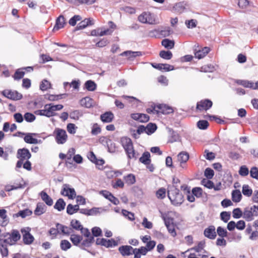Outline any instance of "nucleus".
Masks as SVG:
<instances>
[{
	"mask_svg": "<svg viewBox=\"0 0 258 258\" xmlns=\"http://www.w3.org/2000/svg\"><path fill=\"white\" fill-rule=\"evenodd\" d=\"M167 196L171 203L174 206H180L184 201L183 196L177 188V185L168 187Z\"/></svg>",
	"mask_w": 258,
	"mask_h": 258,
	"instance_id": "obj_1",
	"label": "nucleus"
},
{
	"mask_svg": "<svg viewBox=\"0 0 258 258\" xmlns=\"http://www.w3.org/2000/svg\"><path fill=\"white\" fill-rule=\"evenodd\" d=\"M258 216V206L253 205L251 207H246L244 209L243 218L246 221H251L254 219V216Z\"/></svg>",
	"mask_w": 258,
	"mask_h": 258,
	"instance_id": "obj_2",
	"label": "nucleus"
},
{
	"mask_svg": "<svg viewBox=\"0 0 258 258\" xmlns=\"http://www.w3.org/2000/svg\"><path fill=\"white\" fill-rule=\"evenodd\" d=\"M138 20L143 24H153L155 19L154 15L150 12H145L138 17Z\"/></svg>",
	"mask_w": 258,
	"mask_h": 258,
	"instance_id": "obj_3",
	"label": "nucleus"
},
{
	"mask_svg": "<svg viewBox=\"0 0 258 258\" xmlns=\"http://www.w3.org/2000/svg\"><path fill=\"white\" fill-rule=\"evenodd\" d=\"M31 229L29 227H25L21 229V232L23 235V241L25 244L30 245L34 240V236L30 233Z\"/></svg>",
	"mask_w": 258,
	"mask_h": 258,
	"instance_id": "obj_4",
	"label": "nucleus"
},
{
	"mask_svg": "<svg viewBox=\"0 0 258 258\" xmlns=\"http://www.w3.org/2000/svg\"><path fill=\"white\" fill-rule=\"evenodd\" d=\"M61 195L68 197L69 199L73 200L76 197V193L74 188L68 184H64L60 191Z\"/></svg>",
	"mask_w": 258,
	"mask_h": 258,
	"instance_id": "obj_5",
	"label": "nucleus"
},
{
	"mask_svg": "<svg viewBox=\"0 0 258 258\" xmlns=\"http://www.w3.org/2000/svg\"><path fill=\"white\" fill-rule=\"evenodd\" d=\"M54 133L55 134V141L58 144H63L67 141L68 136L65 130L56 128Z\"/></svg>",
	"mask_w": 258,
	"mask_h": 258,
	"instance_id": "obj_6",
	"label": "nucleus"
},
{
	"mask_svg": "<svg viewBox=\"0 0 258 258\" xmlns=\"http://www.w3.org/2000/svg\"><path fill=\"white\" fill-rule=\"evenodd\" d=\"M2 93L5 97L13 100H20L23 97L21 93L15 90H5Z\"/></svg>",
	"mask_w": 258,
	"mask_h": 258,
	"instance_id": "obj_7",
	"label": "nucleus"
},
{
	"mask_svg": "<svg viewBox=\"0 0 258 258\" xmlns=\"http://www.w3.org/2000/svg\"><path fill=\"white\" fill-rule=\"evenodd\" d=\"M213 105L212 101L208 99L202 100L197 102L196 108L200 111L205 110H208Z\"/></svg>",
	"mask_w": 258,
	"mask_h": 258,
	"instance_id": "obj_8",
	"label": "nucleus"
},
{
	"mask_svg": "<svg viewBox=\"0 0 258 258\" xmlns=\"http://www.w3.org/2000/svg\"><path fill=\"white\" fill-rule=\"evenodd\" d=\"M189 159V154L184 151L180 152L177 155V160L180 162V167L182 169L186 168V163Z\"/></svg>",
	"mask_w": 258,
	"mask_h": 258,
	"instance_id": "obj_9",
	"label": "nucleus"
},
{
	"mask_svg": "<svg viewBox=\"0 0 258 258\" xmlns=\"http://www.w3.org/2000/svg\"><path fill=\"white\" fill-rule=\"evenodd\" d=\"M31 157V154L27 148L19 149L17 151V157L19 159L28 160Z\"/></svg>",
	"mask_w": 258,
	"mask_h": 258,
	"instance_id": "obj_10",
	"label": "nucleus"
},
{
	"mask_svg": "<svg viewBox=\"0 0 258 258\" xmlns=\"http://www.w3.org/2000/svg\"><path fill=\"white\" fill-rule=\"evenodd\" d=\"M100 194L102 195L105 199L109 200L110 202L115 205H117L119 201L117 198L115 197L111 192L107 190H101Z\"/></svg>",
	"mask_w": 258,
	"mask_h": 258,
	"instance_id": "obj_11",
	"label": "nucleus"
},
{
	"mask_svg": "<svg viewBox=\"0 0 258 258\" xmlns=\"http://www.w3.org/2000/svg\"><path fill=\"white\" fill-rule=\"evenodd\" d=\"M131 117L133 119L138 121L140 122H146L149 120V116L146 114L144 113H132Z\"/></svg>",
	"mask_w": 258,
	"mask_h": 258,
	"instance_id": "obj_12",
	"label": "nucleus"
},
{
	"mask_svg": "<svg viewBox=\"0 0 258 258\" xmlns=\"http://www.w3.org/2000/svg\"><path fill=\"white\" fill-rule=\"evenodd\" d=\"M204 234L205 237L210 239H214L217 236L215 226L211 225L206 228L204 230Z\"/></svg>",
	"mask_w": 258,
	"mask_h": 258,
	"instance_id": "obj_13",
	"label": "nucleus"
},
{
	"mask_svg": "<svg viewBox=\"0 0 258 258\" xmlns=\"http://www.w3.org/2000/svg\"><path fill=\"white\" fill-rule=\"evenodd\" d=\"M133 247L130 245H122L118 248V251L123 256H129L132 254Z\"/></svg>",
	"mask_w": 258,
	"mask_h": 258,
	"instance_id": "obj_14",
	"label": "nucleus"
},
{
	"mask_svg": "<svg viewBox=\"0 0 258 258\" xmlns=\"http://www.w3.org/2000/svg\"><path fill=\"white\" fill-rule=\"evenodd\" d=\"M94 24L93 20L91 18L85 19L84 20L81 21L76 27V30H82L88 26L92 25Z\"/></svg>",
	"mask_w": 258,
	"mask_h": 258,
	"instance_id": "obj_15",
	"label": "nucleus"
},
{
	"mask_svg": "<svg viewBox=\"0 0 258 258\" xmlns=\"http://www.w3.org/2000/svg\"><path fill=\"white\" fill-rule=\"evenodd\" d=\"M121 56H127L130 60H133L137 56H140L143 55L141 51H133L131 50L125 51L120 54Z\"/></svg>",
	"mask_w": 258,
	"mask_h": 258,
	"instance_id": "obj_16",
	"label": "nucleus"
},
{
	"mask_svg": "<svg viewBox=\"0 0 258 258\" xmlns=\"http://www.w3.org/2000/svg\"><path fill=\"white\" fill-rule=\"evenodd\" d=\"M47 207L43 203L39 202L36 205V207L34 211L36 216H40L45 213L46 211Z\"/></svg>",
	"mask_w": 258,
	"mask_h": 258,
	"instance_id": "obj_17",
	"label": "nucleus"
},
{
	"mask_svg": "<svg viewBox=\"0 0 258 258\" xmlns=\"http://www.w3.org/2000/svg\"><path fill=\"white\" fill-rule=\"evenodd\" d=\"M159 109L158 114L160 113L164 114H168L173 112L172 108L166 104H159L157 106Z\"/></svg>",
	"mask_w": 258,
	"mask_h": 258,
	"instance_id": "obj_18",
	"label": "nucleus"
},
{
	"mask_svg": "<svg viewBox=\"0 0 258 258\" xmlns=\"http://www.w3.org/2000/svg\"><path fill=\"white\" fill-rule=\"evenodd\" d=\"M39 195L41 200L46 205L51 206L53 205V202L52 199L45 191H41Z\"/></svg>",
	"mask_w": 258,
	"mask_h": 258,
	"instance_id": "obj_19",
	"label": "nucleus"
},
{
	"mask_svg": "<svg viewBox=\"0 0 258 258\" xmlns=\"http://www.w3.org/2000/svg\"><path fill=\"white\" fill-rule=\"evenodd\" d=\"M49 105L45 104L43 109L37 110L34 111V113L37 115L44 116L47 117H52L51 113L49 110L48 106Z\"/></svg>",
	"mask_w": 258,
	"mask_h": 258,
	"instance_id": "obj_20",
	"label": "nucleus"
},
{
	"mask_svg": "<svg viewBox=\"0 0 258 258\" xmlns=\"http://www.w3.org/2000/svg\"><path fill=\"white\" fill-rule=\"evenodd\" d=\"M114 118V114L111 111H107L100 115V119L103 122H111Z\"/></svg>",
	"mask_w": 258,
	"mask_h": 258,
	"instance_id": "obj_21",
	"label": "nucleus"
},
{
	"mask_svg": "<svg viewBox=\"0 0 258 258\" xmlns=\"http://www.w3.org/2000/svg\"><path fill=\"white\" fill-rule=\"evenodd\" d=\"M65 24L64 18L62 15H60L56 20L55 24L53 28V31H57L63 28Z\"/></svg>",
	"mask_w": 258,
	"mask_h": 258,
	"instance_id": "obj_22",
	"label": "nucleus"
},
{
	"mask_svg": "<svg viewBox=\"0 0 258 258\" xmlns=\"http://www.w3.org/2000/svg\"><path fill=\"white\" fill-rule=\"evenodd\" d=\"M56 227L58 228L59 233L61 232L64 235H69L73 232L71 228L59 223H56Z\"/></svg>",
	"mask_w": 258,
	"mask_h": 258,
	"instance_id": "obj_23",
	"label": "nucleus"
},
{
	"mask_svg": "<svg viewBox=\"0 0 258 258\" xmlns=\"http://www.w3.org/2000/svg\"><path fill=\"white\" fill-rule=\"evenodd\" d=\"M128 158L137 159L139 156V153L135 150L133 145L128 148L124 150Z\"/></svg>",
	"mask_w": 258,
	"mask_h": 258,
	"instance_id": "obj_24",
	"label": "nucleus"
},
{
	"mask_svg": "<svg viewBox=\"0 0 258 258\" xmlns=\"http://www.w3.org/2000/svg\"><path fill=\"white\" fill-rule=\"evenodd\" d=\"M210 48L208 47H205L201 50H199L195 52V56L198 59H201L205 57L210 51Z\"/></svg>",
	"mask_w": 258,
	"mask_h": 258,
	"instance_id": "obj_25",
	"label": "nucleus"
},
{
	"mask_svg": "<svg viewBox=\"0 0 258 258\" xmlns=\"http://www.w3.org/2000/svg\"><path fill=\"white\" fill-rule=\"evenodd\" d=\"M37 135L36 133H25L23 138L25 142L27 144H34L36 139L34 136H36Z\"/></svg>",
	"mask_w": 258,
	"mask_h": 258,
	"instance_id": "obj_26",
	"label": "nucleus"
},
{
	"mask_svg": "<svg viewBox=\"0 0 258 258\" xmlns=\"http://www.w3.org/2000/svg\"><path fill=\"white\" fill-rule=\"evenodd\" d=\"M80 104L86 108H91L93 106V99L89 97H84L81 99Z\"/></svg>",
	"mask_w": 258,
	"mask_h": 258,
	"instance_id": "obj_27",
	"label": "nucleus"
},
{
	"mask_svg": "<svg viewBox=\"0 0 258 258\" xmlns=\"http://www.w3.org/2000/svg\"><path fill=\"white\" fill-rule=\"evenodd\" d=\"M140 162L142 163L148 165L151 163L150 154L149 152H145L139 159Z\"/></svg>",
	"mask_w": 258,
	"mask_h": 258,
	"instance_id": "obj_28",
	"label": "nucleus"
},
{
	"mask_svg": "<svg viewBox=\"0 0 258 258\" xmlns=\"http://www.w3.org/2000/svg\"><path fill=\"white\" fill-rule=\"evenodd\" d=\"M120 143L124 150L131 147L133 145L132 140L126 137H123L120 139Z\"/></svg>",
	"mask_w": 258,
	"mask_h": 258,
	"instance_id": "obj_29",
	"label": "nucleus"
},
{
	"mask_svg": "<svg viewBox=\"0 0 258 258\" xmlns=\"http://www.w3.org/2000/svg\"><path fill=\"white\" fill-rule=\"evenodd\" d=\"M21 235L18 230L13 229L10 233V239L14 244L21 239Z\"/></svg>",
	"mask_w": 258,
	"mask_h": 258,
	"instance_id": "obj_30",
	"label": "nucleus"
},
{
	"mask_svg": "<svg viewBox=\"0 0 258 258\" xmlns=\"http://www.w3.org/2000/svg\"><path fill=\"white\" fill-rule=\"evenodd\" d=\"M79 210L80 208L78 204L73 205L71 204H69L67 207V213L70 215L77 213L78 211H79Z\"/></svg>",
	"mask_w": 258,
	"mask_h": 258,
	"instance_id": "obj_31",
	"label": "nucleus"
},
{
	"mask_svg": "<svg viewBox=\"0 0 258 258\" xmlns=\"http://www.w3.org/2000/svg\"><path fill=\"white\" fill-rule=\"evenodd\" d=\"M66 205V203L63 199L59 198L56 201L53 208L60 212L64 209Z\"/></svg>",
	"mask_w": 258,
	"mask_h": 258,
	"instance_id": "obj_32",
	"label": "nucleus"
},
{
	"mask_svg": "<svg viewBox=\"0 0 258 258\" xmlns=\"http://www.w3.org/2000/svg\"><path fill=\"white\" fill-rule=\"evenodd\" d=\"M84 87L89 91H94L96 89L97 85L94 81L89 80L85 83Z\"/></svg>",
	"mask_w": 258,
	"mask_h": 258,
	"instance_id": "obj_33",
	"label": "nucleus"
},
{
	"mask_svg": "<svg viewBox=\"0 0 258 258\" xmlns=\"http://www.w3.org/2000/svg\"><path fill=\"white\" fill-rule=\"evenodd\" d=\"M47 105H50L48 106V107L52 116L56 115V114L54 112L55 111L60 110L63 107V106L61 104L53 105L52 103H50L47 104Z\"/></svg>",
	"mask_w": 258,
	"mask_h": 258,
	"instance_id": "obj_34",
	"label": "nucleus"
},
{
	"mask_svg": "<svg viewBox=\"0 0 258 258\" xmlns=\"http://www.w3.org/2000/svg\"><path fill=\"white\" fill-rule=\"evenodd\" d=\"M242 198L241 192L238 189H235L232 192V200L235 203L239 202Z\"/></svg>",
	"mask_w": 258,
	"mask_h": 258,
	"instance_id": "obj_35",
	"label": "nucleus"
},
{
	"mask_svg": "<svg viewBox=\"0 0 258 258\" xmlns=\"http://www.w3.org/2000/svg\"><path fill=\"white\" fill-rule=\"evenodd\" d=\"M157 126L155 123H149L145 127L146 133L148 135L153 134L157 130Z\"/></svg>",
	"mask_w": 258,
	"mask_h": 258,
	"instance_id": "obj_36",
	"label": "nucleus"
},
{
	"mask_svg": "<svg viewBox=\"0 0 258 258\" xmlns=\"http://www.w3.org/2000/svg\"><path fill=\"white\" fill-rule=\"evenodd\" d=\"M70 240L74 245L78 246L81 243L83 240L82 236L77 234H72L70 237Z\"/></svg>",
	"mask_w": 258,
	"mask_h": 258,
	"instance_id": "obj_37",
	"label": "nucleus"
},
{
	"mask_svg": "<svg viewBox=\"0 0 258 258\" xmlns=\"http://www.w3.org/2000/svg\"><path fill=\"white\" fill-rule=\"evenodd\" d=\"M83 112L80 110H75L70 113V117L71 118L78 120L79 118L83 116Z\"/></svg>",
	"mask_w": 258,
	"mask_h": 258,
	"instance_id": "obj_38",
	"label": "nucleus"
},
{
	"mask_svg": "<svg viewBox=\"0 0 258 258\" xmlns=\"http://www.w3.org/2000/svg\"><path fill=\"white\" fill-rule=\"evenodd\" d=\"M242 192L244 196L249 197L252 194V190L248 184H244L242 187Z\"/></svg>",
	"mask_w": 258,
	"mask_h": 258,
	"instance_id": "obj_39",
	"label": "nucleus"
},
{
	"mask_svg": "<svg viewBox=\"0 0 258 258\" xmlns=\"http://www.w3.org/2000/svg\"><path fill=\"white\" fill-rule=\"evenodd\" d=\"M162 45L167 49H172L174 47V42L168 39H164L161 42Z\"/></svg>",
	"mask_w": 258,
	"mask_h": 258,
	"instance_id": "obj_40",
	"label": "nucleus"
},
{
	"mask_svg": "<svg viewBox=\"0 0 258 258\" xmlns=\"http://www.w3.org/2000/svg\"><path fill=\"white\" fill-rule=\"evenodd\" d=\"M159 56L165 59L169 60L172 57V53L169 50H161L159 53Z\"/></svg>",
	"mask_w": 258,
	"mask_h": 258,
	"instance_id": "obj_41",
	"label": "nucleus"
},
{
	"mask_svg": "<svg viewBox=\"0 0 258 258\" xmlns=\"http://www.w3.org/2000/svg\"><path fill=\"white\" fill-rule=\"evenodd\" d=\"M105 210L102 208L93 207L89 209V216H95Z\"/></svg>",
	"mask_w": 258,
	"mask_h": 258,
	"instance_id": "obj_42",
	"label": "nucleus"
},
{
	"mask_svg": "<svg viewBox=\"0 0 258 258\" xmlns=\"http://www.w3.org/2000/svg\"><path fill=\"white\" fill-rule=\"evenodd\" d=\"M25 75V72L22 68L17 69L14 76L13 78L15 80H20L22 79Z\"/></svg>",
	"mask_w": 258,
	"mask_h": 258,
	"instance_id": "obj_43",
	"label": "nucleus"
},
{
	"mask_svg": "<svg viewBox=\"0 0 258 258\" xmlns=\"http://www.w3.org/2000/svg\"><path fill=\"white\" fill-rule=\"evenodd\" d=\"M51 87V84L47 80L44 79L42 80L40 83V89L42 91H46L48 89L50 88Z\"/></svg>",
	"mask_w": 258,
	"mask_h": 258,
	"instance_id": "obj_44",
	"label": "nucleus"
},
{
	"mask_svg": "<svg viewBox=\"0 0 258 258\" xmlns=\"http://www.w3.org/2000/svg\"><path fill=\"white\" fill-rule=\"evenodd\" d=\"M205 242L204 241H200L198 245L191 248L190 250H194L197 252H201L205 247Z\"/></svg>",
	"mask_w": 258,
	"mask_h": 258,
	"instance_id": "obj_45",
	"label": "nucleus"
},
{
	"mask_svg": "<svg viewBox=\"0 0 258 258\" xmlns=\"http://www.w3.org/2000/svg\"><path fill=\"white\" fill-rule=\"evenodd\" d=\"M60 246L62 250L66 251L71 248V244L67 240H62L60 241Z\"/></svg>",
	"mask_w": 258,
	"mask_h": 258,
	"instance_id": "obj_46",
	"label": "nucleus"
},
{
	"mask_svg": "<svg viewBox=\"0 0 258 258\" xmlns=\"http://www.w3.org/2000/svg\"><path fill=\"white\" fill-rule=\"evenodd\" d=\"M71 226L73 229L76 230H80L82 226L80 222L75 219H73L71 221Z\"/></svg>",
	"mask_w": 258,
	"mask_h": 258,
	"instance_id": "obj_47",
	"label": "nucleus"
},
{
	"mask_svg": "<svg viewBox=\"0 0 258 258\" xmlns=\"http://www.w3.org/2000/svg\"><path fill=\"white\" fill-rule=\"evenodd\" d=\"M105 245H104V246L106 247H112L117 246L118 245V242L112 238L110 239H105Z\"/></svg>",
	"mask_w": 258,
	"mask_h": 258,
	"instance_id": "obj_48",
	"label": "nucleus"
},
{
	"mask_svg": "<svg viewBox=\"0 0 258 258\" xmlns=\"http://www.w3.org/2000/svg\"><path fill=\"white\" fill-rule=\"evenodd\" d=\"M32 214V211L28 209H26L20 211L18 214V216H20L23 218H25L26 216H30Z\"/></svg>",
	"mask_w": 258,
	"mask_h": 258,
	"instance_id": "obj_49",
	"label": "nucleus"
},
{
	"mask_svg": "<svg viewBox=\"0 0 258 258\" xmlns=\"http://www.w3.org/2000/svg\"><path fill=\"white\" fill-rule=\"evenodd\" d=\"M243 212L242 213V211L239 208H237L233 209L232 211V216L235 219H239L243 216Z\"/></svg>",
	"mask_w": 258,
	"mask_h": 258,
	"instance_id": "obj_50",
	"label": "nucleus"
},
{
	"mask_svg": "<svg viewBox=\"0 0 258 258\" xmlns=\"http://www.w3.org/2000/svg\"><path fill=\"white\" fill-rule=\"evenodd\" d=\"M24 118L27 122H31L35 120L36 117L32 113L26 112L24 115Z\"/></svg>",
	"mask_w": 258,
	"mask_h": 258,
	"instance_id": "obj_51",
	"label": "nucleus"
},
{
	"mask_svg": "<svg viewBox=\"0 0 258 258\" xmlns=\"http://www.w3.org/2000/svg\"><path fill=\"white\" fill-rule=\"evenodd\" d=\"M220 218L225 223H227L230 219V212L223 211L220 213Z\"/></svg>",
	"mask_w": 258,
	"mask_h": 258,
	"instance_id": "obj_52",
	"label": "nucleus"
},
{
	"mask_svg": "<svg viewBox=\"0 0 258 258\" xmlns=\"http://www.w3.org/2000/svg\"><path fill=\"white\" fill-rule=\"evenodd\" d=\"M202 184L209 189H212L214 187V182L209 180L204 179L202 180Z\"/></svg>",
	"mask_w": 258,
	"mask_h": 258,
	"instance_id": "obj_53",
	"label": "nucleus"
},
{
	"mask_svg": "<svg viewBox=\"0 0 258 258\" xmlns=\"http://www.w3.org/2000/svg\"><path fill=\"white\" fill-rule=\"evenodd\" d=\"M170 134L171 136V139H170L169 141L171 143L176 142L179 140V136L177 132L171 130H170Z\"/></svg>",
	"mask_w": 258,
	"mask_h": 258,
	"instance_id": "obj_54",
	"label": "nucleus"
},
{
	"mask_svg": "<svg viewBox=\"0 0 258 258\" xmlns=\"http://www.w3.org/2000/svg\"><path fill=\"white\" fill-rule=\"evenodd\" d=\"M209 125V122L206 120H200L197 122V126L201 130L206 129Z\"/></svg>",
	"mask_w": 258,
	"mask_h": 258,
	"instance_id": "obj_55",
	"label": "nucleus"
},
{
	"mask_svg": "<svg viewBox=\"0 0 258 258\" xmlns=\"http://www.w3.org/2000/svg\"><path fill=\"white\" fill-rule=\"evenodd\" d=\"M217 233L221 237H227L228 234L227 230L221 226L217 227Z\"/></svg>",
	"mask_w": 258,
	"mask_h": 258,
	"instance_id": "obj_56",
	"label": "nucleus"
},
{
	"mask_svg": "<svg viewBox=\"0 0 258 258\" xmlns=\"http://www.w3.org/2000/svg\"><path fill=\"white\" fill-rule=\"evenodd\" d=\"M122 215L126 218H127L130 221H133L135 220L134 214L131 212H128L126 210H122Z\"/></svg>",
	"mask_w": 258,
	"mask_h": 258,
	"instance_id": "obj_57",
	"label": "nucleus"
},
{
	"mask_svg": "<svg viewBox=\"0 0 258 258\" xmlns=\"http://www.w3.org/2000/svg\"><path fill=\"white\" fill-rule=\"evenodd\" d=\"M124 179L126 182L128 184H133L136 182V178L134 175L133 174H129L124 177Z\"/></svg>",
	"mask_w": 258,
	"mask_h": 258,
	"instance_id": "obj_58",
	"label": "nucleus"
},
{
	"mask_svg": "<svg viewBox=\"0 0 258 258\" xmlns=\"http://www.w3.org/2000/svg\"><path fill=\"white\" fill-rule=\"evenodd\" d=\"M101 132V129L99 125L97 123H94L91 130L92 135L96 136L100 134Z\"/></svg>",
	"mask_w": 258,
	"mask_h": 258,
	"instance_id": "obj_59",
	"label": "nucleus"
},
{
	"mask_svg": "<svg viewBox=\"0 0 258 258\" xmlns=\"http://www.w3.org/2000/svg\"><path fill=\"white\" fill-rule=\"evenodd\" d=\"M204 175L207 179H211L214 175V171L210 168H207L205 170Z\"/></svg>",
	"mask_w": 258,
	"mask_h": 258,
	"instance_id": "obj_60",
	"label": "nucleus"
},
{
	"mask_svg": "<svg viewBox=\"0 0 258 258\" xmlns=\"http://www.w3.org/2000/svg\"><path fill=\"white\" fill-rule=\"evenodd\" d=\"M238 173L242 176H246L248 174V168L245 165L240 166Z\"/></svg>",
	"mask_w": 258,
	"mask_h": 258,
	"instance_id": "obj_61",
	"label": "nucleus"
},
{
	"mask_svg": "<svg viewBox=\"0 0 258 258\" xmlns=\"http://www.w3.org/2000/svg\"><path fill=\"white\" fill-rule=\"evenodd\" d=\"M82 19L80 15H75L72 17L69 20V24L72 26L76 25L78 21H80Z\"/></svg>",
	"mask_w": 258,
	"mask_h": 258,
	"instance_id": "obj_62",
	"label": "nucleus"
},
{
	"mask_svg": "<svg viewBox=\"0 0 258 258\" xmlns=\"http://www.w3.org/2000/svg\"><path fill=\"white\" fill-rule=\"evenodd\" d=\"M203 190L200 187H194L192 189V194L197 198H200L202 196Z\"/></svg>",
	"mask_w": 258,
	"mask_h": 258,
	"instance_id": "obj_63",
	"label": "nucleus"
},
{
	"mask_svg": "<svg viewBox=\"0 0 258 258\" xmlns=\"http://www.w3.org/2000/svg\"><path fill=\"white\" fill-rule=\"evenodd\" d=\"M250 175L252 178L258 180V168L256 167H252L251 168Z\"/></svg>",
	"mask_w": 258,
	"mask_h": 258,
	"instance_id": "obj_64",
	"label": "nucleus"
}]
</instances>
